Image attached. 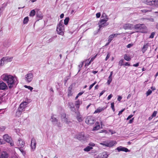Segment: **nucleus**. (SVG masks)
Masks as SVG:
<instances>
[{"label": "nucleus", "instance_id": "obj_20", "mask_svg": "<svg viewBox=\"0 0 158 158\" xmlns=\"http://www.w3.org/2000/svg\"><path fill=\"white\" fill-rule=\"evenodd\" d=\"M8 155L5 152H3L0 156V158H8Z\"/></svg>", "mask_w": 158, "mask_h": 158}, {"label": "nucleus", "instance_id": "obj_21", "mask_svg": "<svg viewBox=\"0 0 158 158\" xmlns=\"http://www.w3.org/2000/svg\"><path fill=\"white\" fill-rule=\"evenodd\" d=\"M36 15L37 18H39V19H42L43 17L42 13L39 11L37 12Z\"/></svg>", "mask_w": 158, "mask_h": 158}, {"label": "nucleus", "instance_id": "obj_56", "mask_svg": "<svg viewBox=\"0 0 158 158\" xmlns=\"http://www.w3.org/2000/svg\"><path fill=\"white\" fill-rule=\"evenodd\" d=\"M125 109H123L121 111H119V113L118 114V115H120L121 114L122 112Z\"/></svg>", "mask_w": 158, "mask_h": 158}, {"label": "nucleus", "instance_id": "obj_55", "mask_svg": "<svg viewBox=\"0 0 158 158\" xmlns=\"http://www.w3.org/2000/svg\"><path fill=\"white\" fill-rule=\"evenodd\" d=\"M101 16L100 13L99 12L98 13L96 14V16L97 18H99Z\"/></svg>", "mask_w": 158, "mask_h": 158}, {"label": "nucleus", "instance_id": "obj_17", "mask_svg": "<svg viewBox=\"0 0 158 158\" xmlns=\"http://www.w3.org/2000/svg\"><path fill=\"white\" fill-rule=\"evenodd\" d=\"M82 102L81 100H78L75 102V106L77 109H79L80 106L82 104Z\"/></svg>", "mask_w": 158, "mask_h": 158}, {"label": "nucleus", "instance_id": "obj_35", "mask_svg": "<svg viewBox=\"0 0 158 158\" xmlns=\"http://www.w3.org/2000/svg\"><path fill=\"white\" fill-rule=\"evenodd\" d=\"M100 144L105 146L106 147H108V141H105L103 143H101Z\"/></svg>", "mask_w": 158, "mask_h": 158}, {"label": "nucleus", "instance_id": "obj_3", "mask_svg": "<svg viewBox=\"0 0 158 158\" xmlns=\"http://www.w3.org/2000/svg\"><path fill=\"white\" fill-rule=\"evenodd\" d=\"M143 1L147 5L158 7V0H143Z\"/></svg>", "mask_w": 158, "mask_h": 158}, {"label": "nucleus", "instance_id": "obj_16", "mask_svg": "<svg viewBox=\"0 0 158 158\" xmlns=\"http://www.w3.org/2000/svg\"><path fill=\"white\" fill-rule=\"evenodd\" d=\"M109 23L106 22H99L98 24L100 29L102 27H106L109 25Z\"/></svg>", "mask_w": 158, "mask_h": 158}, {"label": "nucleus", "instance_id": "obj_52", "mask_svg": "<svg viewBox=\"0 0 158 158\" xmlns=\"http://www.w3.org/2000/svg\"><path fill=\"white\" fill-rule=\"evenodd\" d=\"M108 18L107 16L105 13L102 14L101 16V18Z\"/></svg>", "mask_w": 158, "mask_h": 158}, {"label": "nucleus", "instance_id": "obj_54", "mask_svg": "<svg viewBox=\"0 0 158 158\" xmlns=\"http://www.w3.org/2000/svg\"><path fill=\"white\" fill-rule=\"evenodd\" d=\"M121 34V33H115V34H112L111 35H113V37H114L117 36L118 35H120Z\"/></svg>", "mask_w": 158, "mask_h": 158}, {"label": "nucleus", "instance_id": "obj_5", "mask_svg": "<svg viewBox=\"0 0 158 158\" xmlns=\"http://www.w3.org/2000/svg\"><path fill=\"white\" fill-rule=\"evenodd\" d=\"M3 138L6 142L9 143L11 146H14V143L12 140V138L8 135L6 134L4 135L3 136Z\"/></svg>", "mask_w": 158, "mask_h": 158}, {"label": "nucleus", "instance_id": "obj_43", "mask_svg": "<svg viewBox=\"0 0 158 158\" xmlns=\"http://www.w3.org/2000/svg\"><path fill=\"white\" fill-rule=\"evenodd\" d=\"M111 107L113 111H114L115 109L114 108V102H112L111 103Z\"/></svg>", "mask_w": 158, "mask_h": 158}, {"label": "nucleus", "instance_id": "obj_59", "mask_svg": "<svg viewBox=\"0 0 158 158\" xmlns=\"http://www.w3.org/2000/svg\"><path fill=\"white\" fill-rule=\"evenodd\" d=\"M133 115H132V114H131V115H129L128 117L127 118V120H129V119L131 118H132L133 117Z\"/></svg>", "mask_w": 158, "mask_h": 158}, {"label": "nucleus", "instance_id": "obj_7", "mask_svg": "<svg viewBox=\"0 0 158 158\" xmlns=\"http://www.w3.org/2000/svg\"><path fill=\"white\" fill-rule=\"evenodd\" d=\"M87 138V137L85 135L83 132L79 133L77 136V139L81 142L86 140Z\"/></svg>", "mask_w": 158, "mask_h": 158}, {"label": "nucleus", "instance_id": "obj_2", "mask_svg": "<svg viewBox=\"0 0 158 158\" xmlns=\"http://www.w3.org/2000/svg\"><path fill=\"white\" fill-rule=\"evenodd\" d=\"M56 30L58 34L61 35H64V29L62 20H61L57 24Z\"/></svg>", "mask_w": 158, "mask_h": 158}, {"label": "nucleus", "instance_id": "obj_41", "mask_svg": "<svg viewBox=\"0 0 158 158\" xmlns=\"http://www.w3.org/2000/svg\"><path fill=\"white\" fill-rule=\"evenodd\" d=\"M68 93V95L69 97H70L72 95L73 93L71 90L70 89H69Z\"/></svg>", "mask_w": 158, "mask_h": 158}, {"label": "nucleus", "instance_id": "obj_9", "mask_svg": "<svg viewBox=\"0 0 158 158\" xmlns=\"http://www.w3.org/2000/svg\"><path fill=\"white\" fill-rule=\"evenodd\" d=\"M145 26L144 24H137L134 26V28L136 30L141 31L142 29L145 28Z\"/></svg>", "mask_w": 158, "mask_h": 158}, {"label": "nucleus", "instance_id": "obj_12", "mask_svg": "<svg viewBox=\"0 0 158 158\" xmlns=\"http://www.w3.org/2000/svg\"><path fill=\"white\" fill-rule=\"evenodd\" d=\"M12 59V57L5 56L2 58V60L6 63L11 61Z\"/></svg>", "mask_w": 158, "mask_h": 158}, {"label": "nucleus", "instance_id": "obj_33", "mask_svg": "<svg viewBox=\"0 0 158 158\" xmlns=\"http://www.w3.org/2000/svg\"><path fill=\"white\" fill-rule=\"evenodd\" d=\"M69 20V17L66 18L64 21V23L65 25L68 24Z\"/></svg>", "mask_w": 158, "mask_h": 158}, {"label": "nucleus", "instance_id": "obj_62", "mask_svg": "<svg viewBox=\"0 0 158 158\" xmlns=\"http://www.w3.org/2000/svg\"><path fill=\"white\" fill-rule=\"evenodd\" d=\"M105 91V90L102 91L99 94V97L101 96L104 93Z\"/></svg>", "mask_w": 158, "mask_h": 158}, {"label": "nucleus", "instance_id": "obj_50", "mask_svg": "<svg viewBox=\"0 0 158 158\" xmlns=\"http://www.w3.org/2000/svg\"><path fill=\"white\" fill-rule=\"evenodd\" d=\"M123 59H122L119 61V64H120L121 66L123 65Z\"/></svg>", "mask_w": 158, "mask_h": 158}, {"label": "nucleus", "instance_id": "obj_6", "mask_svg": "<svg viewBox=\"0 0 158 158\" xmlns=\"http://www.w3.org/2000/svg\"><path fill=\"white\" fill-rule=\"evenodd\" d=\"M33 75L32 73H30L27 74L25 76L24 79L27 83H30L33 79Z\"/></svg>", "mask_w": 158, "mask_h": 158}, {"label": "nucleus", "instance_id": "obj_22", "mask_svg": "<svg viewBox=\"0 0 158 158\" xmlns=\"http://www.w3.org/2000/svg\"><path fill=\"white\" fill-rule=\"evenodd\" d=\"M132 25L129 23L125 24L123 25V28L125 29H130Z\"/></svg>", "mask_w": 158, "mask_h": 158}, {"label": "nucleus", "instance_id": "obj_4", "mask_svg": "<svg viewBox=\"0 0 158 158\" xmlns=\"http://www.w3.org/2000/svg\"><path fill=\"white\" fill-rule=\"evenodd\" d=\"M95 118L91 116H89L86 117L85 120V123L88 125H91L93 124L95 122Z\"/></svg>", "mask_w": 158, "mask_h": 158}, {"label": "nucleus", "instance_id": "obj_63", "mask_svg": "<svg viewBox=\"0 0 158 158\" xmlns=\"http://www.w3.org/2000/svg\"><path fill=\"white\" fill-rule=\"evenodd\" d=\"M113 74V71L111 72L110 73V74L108 77L110 78H112V77Z\"/></svg>", "mask_w": 158, "mask_h": 158}, {"label": "nucleus", "instance_id": "obj_49", "mask_svg": "<svg viewBox=\"0 0 158 158\" xmlns=\"http://www.w3.org/2000/svg\"><path fill=\"white\" fill-rule=\"evenodd\" d=\"M5 129L6 127H5L3 126H1L0 127V131H3L5 130Z\"/></svg>", "mask_w": 158, "mask_h": 158}, {"label": "nucleus", "instance_id": "obj_27", "mask_svg": "<svg viewBox=\"0 0 158 158\" xmlns=\"http://www.w3.org/2000/svg\"><path fill=\"white\" fill-rule=\"evenodd\" d=\"M116 142L115 141H110L109 142L108 141V147H111L113 146L115 144H116Z\"/></svg>", "mask_w": 158, "mask_h": 158}, {"label": "nucleus", "instance_id": "obj_11", "mask_svg": "<svg viewBox=\"0 0 158 158\" xmlns=\"http://www.w3.org/2000/svg\"><path fill=\"white\" fill-rule=\"evenodd\" d=\"M115 150H117L118 152L123 151L125 152H127L130 151V150L127 148L121 146L117 147Z\"/></svg>", "mask_w": 158, "mask_h": 158}, {"label": "nucleus", "instance_id": "obj_37", "mask_svg": "<svg viewBox=\"0 0 158 158\" xmlns=\"http://www.w3.org/2000/svg\"><path fill=\"white\" fill-rule=\"evenodd\" d=\"M114 38L113 35H110L109 36L108 41L109 42H110Z\"/></svg>", "mask_w": 158, "mask_h": 158}, {"label": "nucleus", "instance_id": "obj_13", "mask_svg": "<svg viewBox=\"0 0 158 158\" xmlns=\"http://www.w3.org/2000/svg\"><path fill=\"white\" fill-rule=\"evenodd\" d=\"M18 146L20 148H23L25 144V142L21 139H19L18 142H17Z\"/></svg>", "mask_w": 158, "mask_h": 158}, {"label": "nucleus", "instance_id": "obj_40", "mask_svg": "<svg viewBox=\"0 0 158 158\" xmlns=\"http://www.w3.org/2000/svg\"><path fill=\"white\" fill-rule=\"evenodd\" d=\"M77 120L79 122H81L82 120V118L80 115L77 116Z\"/></svg>", "mask_w": 158, "mask_h": 158}, {"label": "nucleus", "instance_id": "obj_42", "mask_svg": "<svg viewBox=\"0 0 158 158\" xmlns=\"http://www.w3.org/2000/svg\"><path fill=\"white\" fill-rule=\"evenodd\" d=\"M152 90L149 89L148 90V91H147V92L146 93V94L147 96H148V95H150L152 93Z\"/></svg>", "mask_w": 158, "mask_h": 158}, {"label": "nucleus", "instance_id": "obj_61", "mask_svg": "<svg viewBox=\"0 0 158 158\" xmlns=\"http://www.w3.org/2000/svg\"><path fill=\"white\" fill-rule=\"evenodd\" d=\"M84 92L83 91H82V92H79L78 94V96H80L82 95L84 93Z\"/></svg>", "mask_w": 158, "mask_h": 158}, {"label": "nucleus", "instance_id": "obj_53", "mask_svg": "<svg viewBox=\"0 0 158 158\" xmlns=\"http://www.w3.org/2000/svg\"><path fill=\"white\" fill-rule=\"evenodd\" d=\"M110 54L109 53H108L107 55V56L105 60H107L110 57Z\"/></svg>", "mask_w": 158, "mask_h": 158}, {"label": "nucleus", "instance_id": "obj_28", "mask_svg": "<svg viewBox=\"0 0 158 158\" xmlns=\"http://www.w3.org/2000/svg\"><path fill=\"white\" fill-rule=\"evenodd\" d=\"M51 120V121L53 123V124H55L56 123H57L58 120L53 116H52Z\"/></svg>", "mask_w": 158, "mask_h": 158}, {"label": "nucleus", "instance_id": "obj_46", "mask_svg": "<svg viewBox=\"0 0 158 158\" xmlns=\"http://www.w3.org/2000/svg\"><path fill=\"white\" fill-rule=\"evenodd\" d=\"M5 63L3 60H2V58L0 60V67L3 66Z\"/></svg>", "mask_w": 158, "mask_h": 158}, {"label": "nucleus", "instance_id": "obj_30", "mask_svg": "<svg viewBox=\"0 0 158 158\" xmlns=\"http://www.w3.org/2000/svg\"><path fill=\"white\" fill-rule=\"evenodd\" d=\"M35 14V11L34 10H31L29 14V16L31 17H33Z\"/></svg>", "mask_w": 158, "mask_h": 158}, {"label": "nucleus", "instance_id": "obj_64", "mask_svg": "<svg viewBox=\"0 0 158 158\" xmlns=\"http://www.w3.org/2000/svg\"><path fill=\"white\" fill-rule=\"evenodd\" d=\"M4 143V142L3 141L2 139H0V144H2Z\"/></svg>", "mask_w": 158, "mask_h": 158}, {"label": "nucleus", "instance_id": "obj_39", "mask_svg": "<svg viewBox=\"0 0 158 158\" xmlns=\"http://www.w3.org/2000/svg\"><path fill=\"white\" fill-rule=\"evenodd\" d=\"M24 87L26 88H27L28 89H29L31 91H32V89H33V88L30 86H27V85H25L24 86Z\"/></svg>", "mask_w": 158, "mask_h": 158}, {"label": "nucleus", "instance_id": "obj_47", "mask_svg": "<svg viewBox=\"0 0 158 158\" xmlns=\"http://www.w3.org/2000/svg\"><path fill=\"white\" fill-rule=\"evenodd\" d=\"M96 83V81H95L89 87V90L91 89L92 87Z\"/></svg>", "mask_w": 158, "mask_h": 158}, {"label": "nucleus", "instance_id": "obj_58", "mask_svg": "<svg viewBox=\"0 0 158 158\" xmlns=\"http://www.w3.org/2000/svg\"><path fill=\"white\" fill-rule=\"evenodd\" d=\"M133 45V44H129L127 46V48H130Z\"/></svg>", "mask_w": 158, "mask_h": 158}, {"label": "nucleus", "instance_id": "obj_19", "mask_svg": "<svg viewBox=\"0 0 158 158\" xmlns=\"http://www.w3.org/2000/svg\"><path fill=\"white\" fill-rule=\"evenodd\" d=\"M107 107H99L96 110L94 111V113H99L104 110L106 109Z\"/></svg>", "mask_w": 158, "mask_h": 158}, {"label": "nucleus", "instance_id": "obj_31", "mask_svg": "<svg viewBox=\"0 0 158 158\" xmlns=\"http://www.w3.org/2000/svg\"><path fill=\"white\" fill-rule=\"evenodd\" d=\"M29 21V18L27 16L25 17L23 19V23L24 24H26Z\"/></svg>", "mask_w": 158, "mask_h": 158}, {"label": "nucleus", "instance_id": "obj_32", "mask_svg": "<svg viewBox=\"0 0 158 158\" xmlns=\"http://www.w3.org/2000/svg\"><path fill=\"white\" fill-rule=\"evenodd\" d=\"M92 149H93L92 147L89 146L85 148L84 150L86 152H89Z\"/></svg>", "mask_w": 158, "mask_h": 158}, {"label": "nucleus", "instance_id": "obj_38", "mask_svg": "<svg viewBox=\"0 0 158 158\" xmlns=\"http://www.w3.org/2000/svg\"><path fill=\"white\" fill-rule=\"evenodd\" d=\"M70 76H67L64 80V82L65 85L67 81L70 78Z\"/></svg>", "mask_w": 158, "mask_h": 158}, {"label": "nucleus", "instance_id": "obj_36", "mask_svg": "<svg viewBox=\"0 0 158 158\" xmlns=\"http://www.w3.org/2000/svg\"><path fill=\"white\" fill-rule=\"evenodd\" d=\"M84 62V61H83L81 62V64H80L78 66V68H79L78 72H79L80 71V70H81V68L82 67L83 65Z\"/></svg>", "mask_w": 158, "mask_h": 158}, {"label": "nucleus", "instance_id": "obj_26", "mask_svg": "<svg viewBox=\"0 0 158 158\" xmlns=\"http://www.w3.org/2000/svg\"><path fill=\"white\" fill-rule=\"evenodd\" d=\"M152 7L148 8L147 9L142 10L141 11L143 13H146L147 12H151L152 10Z\"/></svg>", "mask_w": 158, "mask_h": 158}, {"label": "nucleus", "instance_id": "obj_8", "mask_svg": "<svg viewBox=\"0 0 158 158\" xmlns=\"http://www.w3.org/2000/svg\"><path fill=\"white\" fill-rule=\"evenodd\" d=\"M27 104L28 103L26 102L21 103L20 104L18 109L21 110V111H24Z\"/></svg>", "mask_w": 158, "mask_h": 158}, {"label": "nucleus", "instance_id": "obj_45", "mask_svg": "<svg viewBox=\"0 0 158 158\" xmlns=\"http://www.w3.org/2000/svg\"><path fill=\"white\" fill-rule=\"evenodd\" d=\"M157 113V111H155L153 112V113H152V114L151 116L153 118L154 117H155L156 116Z\"/></svg>", "mask_w": 158, "mask_h": 158}, {"label": "nucleus", "instance_id": "obj_44", "mask_svg": "<svg viewBox=\"0 0 158 158\" xmlns=\"http://www.w3.org/2000/svg\"><path fill=\"white\" fill-rule=\"evenodd\" d=\"M54 125H56L59 127H62V124L60 123H58V122H57V123H56L55 124H54Z\"/></svg>", "mask_w": 158, "mask_h": 158}, {"label": "nucleus", "instance_id": "obj_1", "mask_svg": "<svg viewBox=\"0 0 158 158\" xmlns=\"http://www.w3.org/2000/svg\"><path fill=\"white\" fill-rule=\"evenodd\" d=\"M1 78L3 81L6 82L10 89L13 87L16 82V80L17 79V78L15 76L6 73L2 75Z\"/></svg>", "mask_w": 158, "mask_h": 158}, {"label": "nucleus", "instance_id": "obj_15", "mask_svg": "<svg viewBox=\"0 0 158 158\" xmlns=\"http://www.w3.org/2000/svg\"><path fill=\"white\" fill-rule=\"evenodd\" d=\"M36 144L35 139L34 138H33L31 141V146L32 149L33 150L35 148Z\"/></svg>", "mask_w": 158, "mask_h": 158}, {"label": "nucleus", "instance_id": "obj_51", "mask_svg": "<svg viewBox=\"0 0 158 158\" xmlns=\"http://www.w3.org/2000/svg\"><path fill=\"white\" fill-rule=\"evenodd\" d=\"M155 34V33L154 32H152L149 36V38H153L154 37Z\"/></svg>", "mask_w": 158, "mask_h": 158}, {"label": "nucleus", "instance_id": "obj_18", "mask_svg": "<svg viewBox=\"0 0 158 158\" xmlns=\"http://www.w3.org/2000/svg\"><path fill=\"white\" fill-rule=\"evenodd\" d=\"M68 105L71 110L73 112H75L76 110L73 103L72 102H69Z\"/></svg>", "mask_w": 158, "mask_h": 158}, {"label": "nucleus", "instance_id": "obj_48", "mask_svg": "<svg viewBox=\"0 0 158 158\" xmlns=\"http://www.w3.org/2000/svg\"><path fill=\"white\" fill-rule=\"evenodd\" d=\"M112 81V78H109L107 83L108 85H109Z\"/></svg>", "mask_w": 158, "mask_h": 158}, {"label": "nucleus", "instance_id": "obj_29", "mask_svg": "<svg viewBox=\"0 0 158 158\" xmlns=\"http://www.w3.org/2000/svg\"><path fill=\"white\" fill-rule=\"evenodd\" d=\"M124 59L125 60L128 61H130L131 59L130 56L127 54H125L124 55Z\"/></svg>", "mask_w": 158, "mask_h": 158}, {"label": "nucleus", "instance_id": "obj_57", "mask_svg": "<svg viewBox=\"0 0 158 158\" xmlns=\"http://www.w3.org/2000/svg\"><path fill=\"white\" fill-rule=\"evenodd\" d=\"M113 97L112 95L111 94H110L107 97V100H109L111 99V98Z\"/></svg>", "mask_w": 158, "mask_h": 158}, {"label": "nucleus", "instance_id": "obj_34", "mask_svg": "<svg viewBox=\"0 0 158 158\" xmlns=\"http://www.w3.org/2000/svg\"><path fill=\"white\" fill-rule=\"evenodd\" d=\"M102 19H101V20L99 21V22H106L109 19L108 18H102Z\"/></svg>", "mask_w": 158, "mask_h": 158}, {"label": "nucleus", "instance_id": "obj_25", "mask_svg": "<svg viewBox=\"0 0 158 158\" xmlns=\"http://www.w3.org/2000/svg\"><path fill=\"white\" fill-rule=\"evenodd\" d=\"M22 112L21 110L18 109L16 113V116L17 117H19L21 116Z\"/></svg>", "mask_w": 158, "mask_h": 158}, {"label": "nucleus", "instance_id": "obj_14", "mask_svg": "<svg viewBox=\"0 0 158 158\" xmlns=\"http://www.w3.org/2000/svg\"><path fill=\"white\" fill-rule=\"evenodd\" d=\"M149 46L148 43L145 44L141 48V51L144 53L147 50Z\"/></svg>", "mask_w": 158, "mask_h": 158}, {"label": "nucleus", "instance_id": "obj_23", "mask_svg": "<svg viewBox=\"0 0 158 158\" xmlns=\"http://www.w3.org/2000/svg\"><path fill=\"white\" fill-rule=\"evenodd\" d=\"M96 126L94 127L93 128V130L95 131L99 129L100 128V126L99 123L98 122H97L95 123Z\"/></svg>", "mask_w": 158, "mask_h": 158}, {"label": "nucleus", "instance_id": "obj_10", "mask_svg": "<svg viewBox=\"0 0 158 158\" xmlns=\"http://www.w3.org/2000/svg\"><path fill=\"white\" fill-rule=\"evenodd\" d=\"M8 89L6 84L2 81H0V90H4Z\"/></svg>", "mask_w": 158, "mask_h": 158}, {"label": "nucleus", "instance_id": "obj_24", "mask_svg": "<svg viewBox=\"0 0 158 158\" xmlns=\"http://www.w3.org/2000/svg\"><path fill=\"white\" fill-rule=\"evenodd\" d=\"M66 114H63L62 115V120L64 122L68 123V122L67 121V118L66 117Z\"/></svg>", "mask_w": 158, "mask_h": 158}, {"label": "nucleus", "instance_id": "obj_60", "mask_svg": "<svg viewBox=\"0 0 158 158\" xmlns=\"http://www.w3.org/2000/svg\"><path fill=\"white\" fill-rule=\"evenodd\" d=\"M97 56V55H96L95 56H94L93 57L91 58V59L90 60V62H91L92 61H93V60H94V59Z\"/></svg>", "mask_w": 158, "mask_h": 158}]
</instances>
